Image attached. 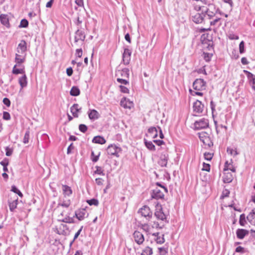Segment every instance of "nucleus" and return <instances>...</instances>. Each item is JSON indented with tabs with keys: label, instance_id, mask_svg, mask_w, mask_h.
Wrapping results in <instances>:
<instances>
[{
	"label": "nucleus",
	"instance_id": "f257e3e1",
	"mask_svg": "<svg viewBox=\"0 0 255 255\" xmlns=\"http://www.w3.org/2000/svg\"><path fill=\"white\" fill-rule=\"evenodd\" d=\"M219 10V9L217 8L214 4H210L206 9L203 10V12L205 14V16H207L209 19H211L216 16V14Z\"/></svg>",
	"mask_w": 255,
	"mask_h": 255
},
{
	"label": "nucleus",
	"instance_id": "f03ea898",
	"mask_svg": "<svg viewBox=\"0 0 255 255\" xmlns=\"http://www.w3.org/2000/svg\"><path fill=\"white\" fill-rule=\"evenodd\" d=\"M154 215L158 220L167 223L168 221L167 220V216L163 213L161 206L158 204L156 206V210Z\"/></svg>",
	"mask_w": 255,
	"mask_h": 255
},
{
	"label": "nucleus",
	"instance_id": "7ed1b4c3",
	"mask_svg": "<svg viewBox=\"0 0 255 255\" xmlns=\"http://www.w3.org/2000/svg\"><path fill=\"white\" fill-rule=\"evenodd\" d=\"M194 128L196 130L204 129L209 127V121L205 118H202L195 122Z\"/></svg>",
	"mask_w": 255,
	"mask_h": 255
},
{
	"label": "nucleus",
	"instance_id": "20e7f679",
	"mask_svg": "<svg viewBox=\"0 0 255 255\" xmlns=\"http://www.w3.org/2000/svg\"><path fill=\"white\" fill-rule=\"evenodd\" d=\"M206 84L203 79H197L193 83V88L196 91H202L205 89Z\"/></svg>",
	"mask_w": 255,
	"mask_h": 255
},
{
	"label": "nucleus",
	"instance_id": "39448f33",
	"mask_svg": "<svg viewBox=\"0 0 255 255\" xmlns=\"http://www.w3.org/2000/svg\"><path fill=\"white\" fill-rule=\"evenodd\" d=\"M138 213L145 217L147 220H150L152 216V212L150 211V208L147 206H143L142 208L139 209L138 212Z\"/></svg>",
	"mask_w": 255,
	"mask_h": 255
},
{
	"label": "nucleus",
	"instance_id": "423d86ee",
	"mask_svg": "<svg viewBox=\"0 0 255 255\" xmlns=\"http://www.w3.org/2000/svg\"><path fill=\"white\" fill-rule=\"evenodd\" d=\"M122 149L121 147L117 146L116 144H111L107 148V152L108 154L114 155L119 157V153L121 152Z\"/></svg>",
	"mask_w": 255,
	"mask_h": 255
},
{
	"label": "nucleus",
	"instance_id": "0eeeda50",
	"mask_svg": "<svg viewBox=\"0 0 255 255\" xmlns=\"http://www.w3.org/2000/svg\"><path fill=\"white\" fill-rule=\"evenodd\" d=\"M27 51V43L25 40H22L18 44L16 48V53H20L23 54H26Z\"/></svg>",
	"mask_w": 255,
	"mask_h": 255
},
{
	"label": "nucleus",
	"instance_id": "6e6552de",
	"mask_svg": "<svg viewBox=\"0 0 255 255\" xmlns=\"http://www.w3.org/2000/svg\"><path fill=\"white\" fill-rule=\"evenodd\" d=\"M55 229L56 233L58 235H65L68 230V227L66 224L61 223L56 227Z\"/></svg>",
	"mask_w": 255,
	"mask_h": 255
},
{
	"label": "nucleus",
	"instance_id": "1a4fd4ad",
	"mask_svg": "<svg viewBox=\"0 0 255 255\" xmlns=\"http://www.w3.org/2000/svg\"><path fill=\"white\" fill-rule=\"evenodd\" d=\"M204 17H205V14L203 12V10L201 13H196L191 16L192 20L196 23H201L202 22Z\"/></svg>",
	"mask_w": 255,
	"mask_h": 255
},
{
	"label": "nucleus",
	"instance_id": "9d476101",
	"mask_svg": "<svg viewBox=\"0 0 255 255\" xmlns=\"http://www.w3.org/2000/svg\"><path fill=\"white\" fill-rule=\"evenodd\" d=\"M131 54V50L128 49V48H125L124 49V52L123 54V60L124 64L128 65L129 64L130 60Z\"/></svg>",
	"mask_w": 255,
	"mask_h": 255
},
{
	"label": "nucleus",
	"instance_id": "9b49d317",
	"mask_svg": "<svg viewBox=\"0 0 255 255\" xmlns=\"http://www.w3.org/2000/svg\"><path fill=\"white\" fill-rule=\"evenodd\" d=\"M85 37V32L83 30L78 29L75 33L74 42L77 43L79 40L84 41Z\"/></svg>",
	"mask_w": 255,
	"mask_h": 255
},
{
	"label": "nucleus",
	"instance_id": "f8f14e48",
	"mask_svg": "<svg viewBox=\"0 0 255 255\" xmlns=\"http://www.w3.org/2000/svg\"><path fill=\"white\" fill-rule=\"evenodd\" d=\"M71 204V201L67 197H63L59 199V202L57 204V207H62L64 208H68Z\"/></svg>",
	"mask_w": 255,
	"mask_h": 255
},
{
	"label": "nucleus",
	"instance_id": "ddd939ff",
	"mask_svg": "<svg viewBox=\"0 0 255 255\" xmlns=\"http://www.w3.org/2000/svg\"><path fill=\"white\" fill-rule=\"evenodd\" d=\"M204 107V105L202 104L201 101L196 100L193 103V112L197 114H201L203 111Z\"/></svg>",
	"mask_w": 255,
	"mask_h": 255
},
{
	"label": "nucleus",
	"instance_id": "4468645a",
	"mask_svg": "<svg viewBox=\"0 0 255 255\" xmlns=\"http://www.w3.org/2000/svg\"><path fill=\"white\" fill-rule=\"evenodd\" d=\"M151 197L155 199H162L164 198V194L158 188H155L152 191Z\"/></svg>",
	"mask_w": 255,
	"mask_h": 255
},
{
	"label": "nucleus",
	"instance_id": "2eb2a0df",
	"mask_svg": "<svg viewBox=\"0 0 255 255\" xmlns=\"http://www.w3.org/2000/svg\"><path fill=\"white\" fill-rule=\"evenodd\" d=\"M26 54H23L20 53H16L14 62L16 63V65L18 67H21L22 64L25 61Z\"/></svg>",
	"mask_w": 255,
	"mask_h": 255
},
{
	"label": "nucleus",
	"instance_id": "dca6fc26",
	"mask_svg": "<svg viewBox=\"0 0 255 255\" xmlns=\"http://www.w3.org/2000/svg\"><path fill=\"white\" fill-rule=\"evenodd\" d=\"M135 242L138 245H141L144 241V238L143 234L139 231H135L133 234Z\"/></svg>",
	"mask_w": 255,
	"mask_h": 255
},
{
	"label": "nucleus",
	"instance_id": "f3484780",
	"mask_svg": "<svg viewBox=\"0 0 255 255\" xmlns=\"http://www.w3.org/2000/svg\"><path fill=\"white\" fill-rule=\"evenodd\" d=\"M168 158V154L166 152L162 153L158 162V164L161 167H166Z\"/></svg>",
	"mask_w": 255,
	"mask_h": 255
},
{
	"label": "nucleus",
	"instance_id": "a211bd4d",
	"mask_svg": "<svg viewBox=\"0 0 255 255\" xmlns=\"http://www.w3.org/2000/svg\"><path fill=\"white\" fill-rule=\"evenodd\" d=\"M121 106L124 108L130 109L133 106V103L126 98H123L121 101Z\"/></svg>",
	"mask_w": 255,
	"mask_h": 255
},
{
	"label": "nucleus",
	"instance_id": "6ab92c4d",
	"mask_svg": "<svg viewBox=\"0 0 255 255\" xmlns=\"http://www.w3.org/2000/svg\"><path fill=\"white\" fill-rule=\"evenodd\" d=\"M63 194L65 197H69L72 194L73 191L70 187L66 185H62Z\"/></svg>",
	"mask_w": 255,
	"mask_h": 255
},
{
	"label": "nucleus",
	"instance_id": "aec40b11",
	"mask_svg": "<svg viewBox=\"0 0 255 255\" xmlns=\"http://www.w3.org/2000/svg\"><path fill=\"white\" fill-rule=\"evenodd\" d=\"M88 116L91 120L95 121L97 120L100 117V114L95 110H89L88 113Z\"/></svg>",
	"mask_w": 255,
	"mask_h": 255
},
{
	"label": "nucleus",
	"instance_id": "412c9836",
	"mask_svg": "<svg viewBox=\"0 0 255 255\" xmlns=\"http://www.w3.org/2000/svg\"><path fill=\"white\" fill-rule=\"evenodd\" d=\"M249 233L248 230L243 229H239L236 231L237 237L239 239H243Z\"/></svg>",
	"mask_w": 255,
	"mask_h": 255
},
{
	"label": "nucleus",
	"instance_id": "4be33fe9",
	"mask_svg": "<svg viewBox=\"0 0 255 255\" xmlns=\"http://www.w3.org/2000/svg\"><path fill=\"white\" fill-rule=\"evenodd\" d=\"M86 211L84 209H82L75 212V217L80 221L83 220L86 215Z\"/></svg>",
	"mask_w": 255,
	"mask_h": 255
},
{
	"label": "nucleus",
	"instance_id": "5701e85b",
	"mask_svg": "<svg viewBox=\"0 0 255 255\" xmlns=\"http://www.w3.org/2000/svg\"><path fill=\"white\" fill-rule=\"evenodd\" d=\"M81 109V108H79V105L77 104H74L70 108L71 112L75 118L78 117V113Z\"/></svg>",
	"mask_w": 255,
	"mask_h": 255
},
{
	"label": "nucleus",
	"instance_id": "b1692460",
	"mask_svg": "<svg viewBox=\"0 0 255 255\" xmlns=\"http://www.w3.org/2000/svg\"><path fill=\"white\" fill-rule=\"evenodd\" d=\"M0 20L1 23L7 27H9V20L6 14H1L0 15Z\"/></svg>",
	"mask_w": 255,
	"mask_h": 255
},
{
	"label": "nucleus",
	"instance_id": "393cba45",
	"mask_svg": "<svg viewBox=\"0 0 255 255\" xmlns=\"http://www.w3.org/2000/svg\"><path fill=\"white\" fill-rule=\"evenodd\" d=\"M247 219L252 225L255 226V209L252 210L247 217Z\"/></svg>",
	"mask_w": 255,
	"mask_h": 255
},
{
	"label": "nucleus",
	"instance_id": "a878e982",
	"mask_svg": "<svg viewBox=\"0 0 255 255\" xmlns=\"http://www.w3.org/2000/svg\"><path fill=\"white\" fill-rule=\"evenodd\" d=\"M223 181L224 183H230L233 179L232 174L229 172L225 171L223 176Z\"/></svg>",
	"mask_w": 255,
	"mask_h": 255
},
{
	"label": "nucleus",
	"instance_id": "bb28decb",
	"mask_svg": "<svg viewBox=\"0 0 255 255\" xmlns=\"http://www.w3.org/2000/svg\"><path fill=\"white\" fill-rule=\"evenodd\" d=\"M249 85L251 86L253 90L255 91V75L252 74L247 78Z\"/></svg>",
	"mask_w": 255,
	"mask_h": 255
},
{
	"label": "nucleus",
	"instance_id": "cd10ccee",
	"mask_svg": "<svg viewBox=\"0 0 255 255\" xmlns=\"http://www.w3.org/2000/svg\"><path fill=\"white\" fill-rule=\"evenodd\" d=\"M59 221H61V222L66 223H74V217H70L69 216V213H67V214H66L65 218H64L62 219H59Z\"/></svg>",
	"mask_w": 255,
	"mask_h": 255
},
{
	"label": "nucleus",
	"instance_id": "c85d7f7f",
	"mask_svg": "<svg viewBox=\"0 0 255 255\" xmlns=\"http://www.w3.org/2000/svg\"><path fill=\"white\" fill-rule=\"evenodd\" d=\"M18 66V65H16L15 64L12 69V73L14 74H23L24 73V67L23 65H21V67H22V68H17L16 67Z\"/></svg>",
	"mask_w": 255,
	"mask_h": 255
},
{
	"label": "nucleus",
	"instance_id": "c756f323",
	"mask_svg": "<svg viewBox=\"0 0 255 255\" xmlns=\"http://www.w3.org/2000/svg\"><path fill=\"white\" fill-rule=\"evenodd\" d=\"M18 82L21 88L25 87L27 84L26 76L24 74L23 76L19 78Z\"/></svg>",
	"mask_w": 255,
	"mask_h": 255
},
{
	"label": "nucleus",
	"instance_id": "7c9ffc66",
	"mask_svg": "<svg viewBox=\"0 0 255 255\" xmlns=\"http://www.w3.org/2000/svg\"><path fill=\"white\" fill-rule=\"evenodd\" d=\"M92 141L96 143L103 144H104L106 141L103 137L101 136H96L93 138Z\"/></svg>",
	"mask_w": 255,
	"mask_h": 255
},
{
	"label": "nucleus",
	"instance_id": "2f4dec72",
	"mask_svg": "<svg viewBox=\"0 0 255 255\" xmlns=\"http://www.w3.org/2000/svg\"><path fill=\"white\" fill-rule=\"evenodd\" d=\"M80 91L79 89L76 86H73L72 87L70 94L72 96H77L80 95Z\"/></svg>",
	"mask_w": 255,
	"mask_h": 255
},
{
	"label": "nucleus",
	"instance_id": "473e14b6",
	"mask_svg": "<svg viewBox=\"0 0 255 255\" xmlns=\"http://www.w3.org/2000/svg\"><path fill=\"white\" fill-rule=\"evenodd\" d=\"M148 131L149 133L151 134L153 138L157 137L158 131L156 128L150 127L148 128Z\"/></svg>",
	"mask_w": 255,
	"mask_h": 255
},
{
	"label": "nucleus",
	"instance_id": "72a5a7b5",
	"mask_svg": "<svg viewBox=\"0 0 255 255\" xmlns=\"http://www.w3.org/2000/svg\"><path fill=\"white\" fill-rule=\"evenodd\" d=\"M144 143L146 147L149 150L154 151L155 150V145L153 144L151 141H148L146 139H144Z\"/></svg>",
	"mask_w": 255,
	"mask_h": 255
},
{
	"label": "nucleus",
	"instance_id": "f704fd0d",
	"mask_svg": "<svg viewBox=\"0 0 255 255\" xmlns=\"http://www.w3.org/2000/svg\"><path fill=\"white\" fill-rule=\"evenodd\" d=\"M18 199H16L11 202H9V210L11 212H13L16 208L17 205Z\"/></svg>",
	"mask_w": 255,
	"mask_h": 255
},
{
	"label": "nucleus",
	"instance_id": "c9c22d12",
	"mask_svg": "<svg viewBox=\"0 0 255 255\" xmlns=\"http://www.w3.org/2000/svg\"><path fill=\"white\" fill-rule=\"evenodd\" d=\"M224 171L228 172L229 170H231L233 172L236 171L235 167H233V165L228 163V161L226 162L225 164V167L224 169Z\"/></svg>",
	"mask_w": 255,
	"mask_h": 255
},
{
	"label": "nucleus",
	"instance_id": "e433bc0d",
	"mask_svg": "<svg viewBox=\"0 0 255 255\" xmlns=\"http://www.w3.org/2000/svg\"><path fill=\"white\" fill-rule=\"evenodd\" d=\"M152 254V249L149 247H146L142 251L141 255H151Z\"/></svg>",
	"mask_w": 255,
	"mask_h": 255
},
{
	"label": "nucleus",
	"instance_id": "4c0bfd02",
	"mask_svg": "<svg viewBox=\"0 0 255 255\" xmlns=\"http://www.w3.org/2000/svg\"><path fill=\"white\" fill-rule=\"evenodd\" d=\"M246 222V217L245 214H242L240 215V219H239V224L242 226H245Z\"/></svg>",
	"mask_w": 255,
	"mask_h": 255
},
{
	"label": "nucleus",
	"instance_id": "58836bf2",
	"mask_svg": "<svg viewBox=\"0 0 255 255\" xmlns=\"http://www.w3.org/2000/svg\"><path fill=\"white\" fill-rule=\"evenodd\" d=\"M202 142L205 145L207 146L208 147H210L213 145V143L209 136L206 137Z\"/></svg>",
	"mask_w": 255,
	"mask_h": 255
},
{
	"label": "nucleus",
	"instance_id": "ea45409f",
	"mask_svg": "<svg viewBox=\"0 0 255 255\" xmlns=\"http://www.w3.org/2000/svg\"><path fill=\"white\" fill-rule=\"evenodd\" d=\"M121 76L124 78H128L129 76V70L128 68H124L120 71Z\"/></svg>",
	"mask_w": 255,
	"mask_h": 255
},
{
	"label": "nucleus",
	"instance_id": "a19ab883",
	"mask_svg": "<svg viewBox=\"0 0 255 255\" xmlns=\"http://www.w3.org/2000/svg\"><path fill=\"white\" fill-rule=\"evenodd\" d=\"M95 168H96V170L94 171V174H98V175H103V176L105 175V173L104 172V170L103 169V168L101 167L96 166L95 167Z\"/></svg>",
	"mask_w": 255,
	"mask_h": 255
},
{
	"label": "nucleus",
	"instance_id": "79ce46f5",
	"mask_svg": "<svg viewBox=\"0 0 255 255\" xmlns=\"http://www.w3.org/2000/svg\"><path fill=\"white\" fill-rule=\"evenodd\" d=\"M11 191L17 194L20 197H22L23 196L22 193L21 192V191L18 190L17 187L15 185H12L11 186Z\"/></svg>",
	"mask_w": 255,
	"mask_h": 255
},
{
	"label": "nucleus",
	"instance_id": "37998d69",
	"mask_svg": "<svg viewBox=\"0 0 255 255\" xmlns=\"http://www.w3.org/2000/svg\"><path fill=\"white\" fill-rule=\"evenodd\" d=\"M215 17H216V18L215 19H214L213 20L210 21V25L211 26L215 25L218 23L219 22V23L218 24V27H219L222 24L221 22H220V21L221 20V18L217 17V16H215Z\"/></svg>",
	"mask_w": 255,
	"mask_h": 255
},
{
	"label": "nucleus",
	"instance_id": "c03bdc74",
	"mask_svg": "<svg viewBox=\"0 0 255 255\" xmlns=\"http://www.w3.org/2000/svg\"><path fill=\"white\" fill-rule=\"evenodd\" d=\"M87 202L88 203V204L90 206L92 205H95L97 206L99 204V201L97 199L93 198L90 200H88L87 201Z\"/></svg>",
	"mask_w": 255,
	"mask_h": 255
},
{
	"label": "nucleus",
	"instance_id": "a18cd8bd",
	"mask_svg": "<svg viewBox=\"0 0 255 255\" xmlns=\"http://www.w3.org/2000/svg\"><path fill=\"white\" fill-rule=\"evenodd\" d=\"M28 21L26 19H22L20 21V23L19 25V27L26 28L28 26Z\"/></svg>",
	"mask_w": 255,
	"mask_h": 255
},
{
	"label": "nucleus",
	"instance_id": "49530a36",
	"mask_svg": "<svg viewBox=\"0 0 255 255\" xmlns=\"http://www.w3.org/2000/svg\"><path fill=\"white\" fill-rule=\"evenodd\" d=\"M29 133L30 132L29 130H27L24 134L23 142L24 143L26 144L29 141Z\"/></svg>",
	"mask_w": 255,
	"mask_h": 255
},
{
	"label": "nucleus",
	"instance_id": "de8ad7c7",
	"mask_svg": "<svg viewBox=\"0 0 255 255\" xmlns=\"http://www.w3.org/2000/svg\"><path fill=\"white\" fill-rule=\"evenodd\" d=\"M155 240L157 244H162L164 243L165 242L163 235H162V237L157 236Z\"/></svg>",
	"mask_w": 255,
	"mask_h": 255
},
{
	"label": "nucleus",
	"instance_id": "09e8293b",
	"mask_svg": "<svg viewBox=\"0 0 255 255\" xmlns=\"http://www.w3.org/2000/svg\"><path fill=\"white\" fill-rule=\"evenodd\" d=\"M208 136H209L206 132L199 133V137L202 142H203Z\"/></svg>",
	"mask_w": 255,
	"mask_h": 255
},
{
	"label": "nucleus",
	"instance_id": "8fccbe9b",
	"mask_svg": "<svg viewBox=\"0 0 255 255\" xmlns=\"http://www.w3.org/2000/svg\"><path fill=\"white\" fill-rule=\"evenodd\" d=\"M79 129L80 131H81L83 133H85L87 130L88 128L84 124H80L79 126Z\"/></svg>",
	"mask_w": 255,
	"mask_h": 255
},
{
	"label": "nucleus",
	"instance_id": "3c124183",
	"mask_svg": "<svg viewBox=\"0 0 255 255\" xmlns=\"http://www.w3.org/2000/svg\"><path fill=\"white\" fill-rule=\"evenodd\" d=\"M204 55V59L206 62H209L210 61L212 54H211L208 53H203Z\"/></svg>",
	"mask_w": 255,
	"mask_h": 255
},
{
	"label": "nucleus",
	"instance_id": "603ef678",
	"mask_svg": "<svg viewBox=\"0 0 255 255\" xmlns=\"http://www.w3.org/2000/svg\"><path fill=\"white\" fill-rule=\"evenodd\" d=\"M204 158L207 160H211L213 157V154L210 152H205L204 154Z\"/></svg>",
	"mask_w": 255,
	"mask_h": 255
},
{
	"label": "nucleus",
	"instance_id": "864d4df0",
	"mask_svg": "<svg viewBox=\"0 0 255 255\" xmlns=\"http://www.w3.org/2000/svg\"><path fill=\"white\" fill-rule=\"evenodd\" d=\"M245 42L242 41L239 44V51L240 53H243L245 52Z\"/></svg>",
	"mask_w": 255,
	"mask_h": 255
},
{
	"label": "nucleus",
	"instance_id": "5fc2aeb1",
	"mask_svg": "<svg viewBox=\"0 0 255 255\" xmlns=\"http://www.w3.org/2000/svg\"><path fill=\"white\" fill-rule=\"evenodd\" d=\"M235 251L237 253H240L243 254V253H245L246 250L244 248H243L241 246H239L236 248Z\"/></svg>",
	"mask_w": 255,
	"mask_h": 255
},
{
	"label": "nucleus",
	"instance_id": "6e6d98bb",
	"mask_svg": "<svg viewBox=\"0 0 255 255\" xmlns=\"http://www.w3.org/2000/svg\"><path fill=\"white\" fill-rule=\"evenodd\" d=\"M5 152H6L5 154L6 156H9L11 155L12 152H13V150L12 148H10L9 147L7 146L5 147Z\"/></svg>",
	"mask_w": 255,
	"mask_h": 255
},
{
	"label": "nucleus",
	"instance_id": "4d7b16f0",
	"mask_svg": "<svg viewBox=\"0 0 255 255\" xmlns=\"http://www.w3.org/2000/svg\"><path fill=\"white\" fill-rule=\"evenodd\" d=\"M119 87H120V91L121 92H122L123 93H129V90L125 86L120 85L119 86Z\"/></svg>",
	"mask_w": 255,
	"mask_h": 255
},
{
	"label": "nucleus",
	"instance_id": "13d9d810",
	"mask_svg": "<svg viewBox=\"0 0 255 255\" xmlns=\"http://www.w3.org/2000/svg\"><path fill=\"white\" fill-rule=\"evenodd\" d=\"M203 170L206 171H210V165L209 164L203 163Z\"/></svg>",
	"mask_w": 255,
	"mask_h": 255
},
{
	"label": "nucleus",
	"instance_id": "bf43d9fd",
	"mask_svg": "<svg viewBox=\"0 0 255 255\" xmlns=\"http://www.w3.org/2000/svg\"><path fill=\"white\" fill-rule=\"evenodd\" d=\"M0 164L3 167L7 166V165L9 164L8 159L7 158H5L2 161L0 162Z\"/></svg>",
	"mask_w": 255,
	"mask_h": 255
},
{
	"label": "nucleus",
	"instance_id": "052dcab7",
	"mask_svg": "<svg viewBox=\"0 0 255 255\" xmlns=\"http://www.w3.org/2000/svg\"><path fill=\"white\" fill-rule=\"evenodd\" d=\"M3 119L5 120H9L10 119V115L9 113L7 112H3Z\"/></svg>",
	"mask_w": 255,
	"mask_h": 255
},
{
	"label": "nucleus",
	"instance_id": "680f3d73",
	"mask_svg": "<svg viewBox=\"0 0 255 255\" xmlns=\"http://www.w3.org/2000/svg\"><path fill=\"white\" fill-rule=\"evenodd\" d=\"M117 81L119 83H120L122 84H124V85H127V84H128V81H127V80H125V79H121V78H118Z\"/></svg>",
	"mask_w": 255,
	"mask_h": 255
},
{
	"label": "nucleus",
	"instance_id": "e2e57ef3",
	"mask_svg": "<svg viewBox=\"0 0 255 255\" xmlns=\"http://www.w3.org/2000/svg\"><path fill=\"white\" fill-rule=\"evenodd\" d=\"M2 102H3V104L4 105H5L7 107H9L10 106V101L9 100V99L7 98H4L3 99Z\"/></svg>",
	"mask_w": 255,
	"mask_h": 255
},
{
	"label": "nucleus",
	"instance_id": "0e129e2a",
	"mask_svg": "<svg viewBox=\"0 0 255 255\" xmlns=\"http://www.w3.org/2000/svg\"><path fill=\"white\" fill-rule=\"evenodd\" d=\"M95 181L98 185H102L103 184L104 180L101 178H97L95 179Z\"/></svg>",
	"mask_w": 255,
	"mask_h": 255
},
{
	"label": "nucleus",
	"instance_id": "69168bd1",
	"mask_svg": "<svg viewBox=\"0 0 255 255\" xmlns=\"http://www.w3.org/2000/svg\"><path fill=\"white\" fill-rule=\"evenodd\" d=\"M82 53H83V51H82V50L81 48H80V49H77L76 50V55L78 57H81L82 55Z\"/></svg>",
	"mask_w": 255,
	"mask_h": 255
},
{
	"label": "nucleus",
	"instance_id": "338daca9",
	"mask_svg": "<svg viewBox=\"0 0 255 255\" xmlns=\"http://www.w3.org/2000/svg\"><path fill=\"white\" fill-rule=\"evenodd\" d=\"M83 227L81 226L80 229L77 231V232L75 234L74 237V241H75L79 236L80 234Z\"/></svg>",
	"mask_w": 255,
	"mask_h": 255
},
{
	"label": "nucleus",
	"instance_id": "774afa93",
	"mask_svg": "<svg viewBox=\"0 0 255 255\" xmlns=\"http://www.w3.org/2000/svg\"><path fill=\"white\" fill-rule=\"evenodd\" d=\"M66 73L68 76H71L73 74V69L71 67L68 68L66 70Z\"/></svg>",
	"mask_w": 255,
	"mask_h": 255
}]
</instances>
